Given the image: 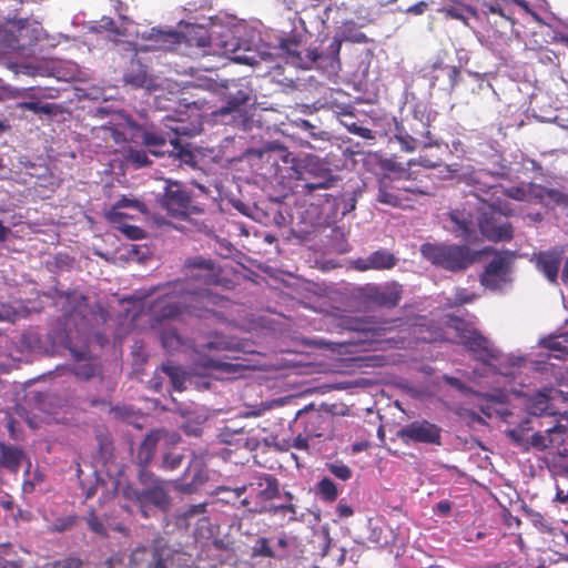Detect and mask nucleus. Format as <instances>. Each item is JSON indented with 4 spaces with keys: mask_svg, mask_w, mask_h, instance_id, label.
Here are the masks:
<instances>
[{
    "mask_svg": "<svg viewBox=\"0 0 568 568\" xmlns=\"http://www.w3.org/2000/svg\"><path fill=\"white\" fill-rule=\"evenodd\" d=\"M0 44L11 51H21L26 44L21 42L20 37L8 32L7 30L0 29Z\"/></svg>",
    "mask_w": 568,
    "mask_h": 568,
    "instance_id": "nucleus-48",
    "label": "nucleus"
},
{
    "mask_svg": "<svg viewBox=\"0 0 568 568\" xmlns=\"http://www.w3.org/2000/svg\"><path fill=\"white\" fill-rule=\"evenodd\" d=\"M209 366L226 374H236L245 367L240 363L224 362L220 359H211Z\"/></svg>",
    "mask_w": 568,
    "mask_h": 568,
    "instance_id": "nucleus-52",
    "label": "nucleus"
},
{
    "mask_svg": "<svg viewBox=\"0 0 568 568\" xmlns=\"http://www.w3.org/2000/svg\"><path fill=\"white\" fill-rule=\"evenodd\" d=\"M554 389L539 392L532 395L527 403V412L531 417L539 418L544 416L556 417L558 414L551 404Z\"/></svg>",
    "mask_w": 568,
    "mask_h": 568,
    "instance_id": "nucleus-22",
    "label": "nucleus"
},
{
    "mask_svg": "<svg viewBox=\"0 0 568 568\" xmlns=\"http://www.w3.org/2000/svg\"><path fill=\"white\" fill-rule=\"evenodd\" d=\"M95 134L106 143L112 141L115 145L126 142L125 134L114 125H102L95 129Z\"/></svg>",
    "mask_w": 568,
    "mask_h": 568,
    "instance_id": "nucleus-41",
    "label": "nucleus"
},
{
    "mask_svg": "<svg viewBox=\"0 0 568 568\" xmlns=\"http://www.w3.org/2000/svg\"><path fill=\"white\" fill-rule=\"evenodd\" d=\"M128 159L134 163L136 168H143L151 163L143 150L130 149Z\"/></svg>",
    "mask_w": 568,
    "mask_h": 568,
    "instance_id": "nucleus-56",
    "label": "nucleus"
},
{
    "mask_svg": "<svg viewBox=\"0 0 568 568\" xmlns=\"http://www.w3.org/2000/svg\"><path fill=\"white\" fill-rule=\"evenodd\" d=\"M296 539L290 536H281L273 545L278 551H285L286 556L291 555L292 549L296 547Z\"/></svg>",
    "mask_w": 568,
    "mask_h": 568,
    "instance_id": "nucleus-55",
    "label": "nucleus"
},
{
    "mask_svg": "<svg viewBox=\"0 0 568 568\" xmlns=\"http://www.w3.org/2000/svg\"><path fill=\"white\" fill-rule=\"evenodd\" d=\"M17 108L21 109V110H29L34 113H43V114L50 115V114L54 113L55 105L52 103L41 104L40 102L30 101V102H19L17 104Z\"/></svg>",
    "mask_w": 568,
    "mask_h": 568,
    "instance_id": "nucleus-50",
    "label": "nucleus"
},
{
    "mask_svg": "<svg viewBox=\"0 0 568 568\" xmlns=\"http://www.w3.org/2000/svg\"><path fill=\"white\" fill-rule=\"evenodd\" d=\"M396 187L397 185H392L386 179L381 180L376 201L392 207H402L404 201H412L409 195L400 194Z\"/></svg>",
    "mask_w": 568,
    "mask_h": 568,
    "instance_id": "nucleus-25",
    "label": "nucleus"
},
{
    "mask_svg": "<svg viewBox=\"0 0 568 568\" xmlns=\"http://www.w3.org/2000/svg\"><path fill=\"white\" fill-rule=\"evenodd\" d=\"M184 270L186 272L185 281H189L191 287L197 282L204 286L223 285L226 286L222 278V271L212 260L203 256H192L185 260Z\"/></svg>",
    "mask_w": 568,
    "mask_h": 568,
    "instance_id": "nucleus-10",
    "label": "nucleus"
},
{
    "mask_svg": "<svg viewBox=\"0 0 568 568\" xmlns=\"http://www.w3.org/2000/svg\"><path fill=\"white\" fill-rule=\"evenodd\" d=\"M142 143L149 149L150 153L155 156L169 154L180 160L182 163L193 166L195 164L194 153L183 145L180 140L174 136L169 140L161 133L144 130L141 135Z\"/></svg>",
    "mask_w": 568,
    "mask_h": 568,
    "instance_id": "nucleus-7",
    "label": "nucleus"
},
{
    "mask_svg": "<svg viewBox=\"0 0 568 568\" xmlns=\"http://www.w3.org/2000/svg\"><path fill=\"white\" fill-rule=\"evenodd\" d=\"M544 346L558 353L554 355L556 358H564L568 355V333L548 337L544 341Z\"/></svg>",
    "mask_w": 568,
    "mask_h": 568,
    "instance_id": "nucleus-39",
    "label": "nucleus"
},
{
    "mask_svg": "<svg viewBox=\"0 0 568 568\" xmlns=\"http://www.w3.org/2000/svg\"><path fill=\"white\" fill-rule=\"evenodd\" d=\"M560 260L558 256L549 253H539L537 256V267L546 277L555 283L558 276Z\"/></svg>",
    "mask_w": 568,
    "mask_h": 568,
    "instance_id": "nucleus-31",
    "label": "nucleus"
},
{
    "mask_svg": "<svg viewBox=\"0 0 568 568\" xmlns=\"http://www.w3.org/2000/svg\"><path fill=\"white\" fill-rule=\"evenodd\" d=\"M463 346L473 355L474 359L486 366H493L498 361L500 352L491 342L476 329H464L459 334Z\"/></svg>",
    "mask_w": 568,
    "mask_h": 568,
    "instance_id": "nucleus-12",
    "label": "nucleus"
},
{
    "mask_svg": "<svg viewBox=\"0 0 568 568\" xmlns=\"http://www.w3.org/2000/svg\"><path fill=\"white\" fill-rule=\"evenodd\" d=\"M80 566L81 562L79 559L68 558L63 561L49 562L44 566V568H79Z\"/></svg>",
    "mask_w": 568,
    "mask_h": 568,
    "instance_id": "nucleus-59",
    "label": "nucleus"
},
{
    "mask_svg": "<svg viewBox=\"0 0 568 568\" xmlns=\"http://www.w3.org/2000/svg\"><path fill=\"white\" fill-rule=\"evenodd\" d=\"M296 419L303 424L306 437H329L333 430L334 417L315 408H304L297 412Z\"/></svg>",
    "mask_w": 568,
    "mask_h": 568,
    "instance_id": "nucleus-15",
    "label": "nucleus"
},
{
    "mask_svg": "<svg viewBox=\"0 0 568 568\" xmlns=\"http://www.w3.org/2000/svg\"><path fill=\"white\" fill-rule=\"evenodd\" d=\"M342 40L334 38L327 50L310 49V58H314V65L328 73H337L341 69L339 52Z\"/></svg>",
    "mask_w": 568,
    "mask_h": 568,
    "instance_id": "nucleus-20",
    "label": "nucleus"
},
{
    "mask_svg": "<svg viewBox=\"0 0 568 568\" xmlns=\"http://www.w3.org/2000/svg\"><path fill=\"white\" fill-rule=\"evenodd\" d=\"M316 495L324 501L333 503L337 496L338 490L336 485L327 477L321 479L315 488Z\"/></svg>",
    "mask_w": 568,
    "mask_h": 568,
    "instance_id": "nucleus-43",
    "label": "nucleus"
},
{
    "mask_svg": "<svg viewBox=\"0 0 568 568\" xmlns=\"http://www.w3.org/2000/svg\"><path fill=\"white\" fill-rule=\"evenodd\" d=\"M182 50L181 54H185L192 59H200L209 54L222 55L234 61L242 60L236 52L240 49L237 39L229 37L223 39H213L210 30L200 24L186 26L181 33Z\"/></svg>",
    "mask_w": 568,
    "mask_h": 568,
    "instance_id": "nucleus-2",
    "label": "nucleus"
},
{
    "mask_svg": "<svg viewBox=\"0 0 568 568\" xmlns=\"http://www.w3.org/2000/svg\"><path fill=\"white\" fill-rule=\"evenodd\" d=\"M150 39L154 41V48L163 51L182 50L181 33L174 31H161L152 29Z\"/></svg>",
    "mask_w": 568,
    "mask_h": 568,
    "instance_id": "nucleus-27",
    "label": "nucleus"
},
{
    "mask_svg": "<svg viewBox=\"0 0 568 568\" xmlns=\"http://www.w3.org/2000/svg\"><path fill=\"white\" fill-rule=\"evenodd\" d=\"M29 17H19L18 14H13L8 18V23L11 24L12 29H17L20 33L24 29V26L28 23Z\"/></svg>",
    "mask_w": 568,
    "mask_h": 568,
    "instance_id": "nucleus-60",
    "label": "nucleus"
},
{
    "mask_svg": "<svg viewBox=\"0 0 568 568\" xmlns=\"http://www.w3.org/2000/svg\"><path fill=\"white\" fill-rule=\"evenodd\" d=\"M514 4L515 14L519 17V21L536 22L537 24L545 26L542 17L538 11V7L528 0H511Z\"/></svg>",
    "mask_w": 568,
    "mask_h": 568,
    "instance_id": "nucleus-30",
    "label": "nucleus"
},
{
    "mask_svg": "<svg viewBox=\"0 0 568 568\" xmlns=\"http://www.w3.org/2000/svg\"><path fill=\"white\" fill-rule=\"evenodd\" d=\"M483 252L493 254V258L479 275V282L486 288L500 290L505 284L511 282L510 274L517 256L516 252L498 251L491 247H486Z\"/></svg>",
    "mask_w": 568,
    "mask_h": 568,
    "instance_id": "nucleus-5",
    "label": "nucleus"
},
{
    "mask_svg": "<svg viewBox=\"0 0 568 568\" xmlns=\"http://www.w3.org/2000/svg\"><path fill=\"white\" fill-rule=\"evenodd\" d=\"M98 442V458L100 462H109L113 456V445L109 436L99 434Z\"/></svg>",
    "mask_w": 568,
    "mask_h": 568,
    "instance_id": "nucleus-46",
    "label": "nucleus"
},
{
    "mask_svg": "<svg viewBox=\"0 0 568 568\" xmlns=\"http://www.w3.org/2000/svg\"><path fill=\"white\" fill-rule=\"evenodd\" d=\"M162 371L169 376L174 390L182 392L185 389L186 376L181 366L168 362L162 364Z\"/></svg>",
    "mask_w": 568,
    "mask_h": 568,
    "instance_id": "nucleus-38",
    "label": "nucleus"
},
{
    "mask_svg": "<svg viewBox=\"0 0 568 568\" xmlns=\"http://www.w3.org/2000/svg\"><path fill=\"white\" fill-rule=\"evenodd\" d=\"M337 178L332 174L329 169H324L315 175L312 181L305 183V191L311 194L317 190H328L335 185Z\"/></svg>",
    "mask_w": 568,
    "mask_h": 568,
    "instance_id": "nucleus-34",
    "label": "nucleus"
},
{
    "mask_svg": "<svg viewBox=\"0 0 568 568\" xmlns=\"http://www.w3.org/2000/svg\"><path fill=\"white\" fill-rule=\"evenodd\" d=\"M119 226V231L124 234L130 240H141L145 237V231L140 226L131 225L125 222L120 221L116 223Z\"/></svg>",
    "mask_w": 568,
    "mask_h": 568,
    "instance_id": "nucleus-53",
    "label": "nucleus"
},
{
    "mask_svg": "<svg viewBox=\"0 0 568 568\" xmlns=\"http://www.w3.org/2000/svg\"><path fill=\"white\" fill-rule=\"evenodd\" d=\"M268 151V160H272L274 165H278V161H281L284 164L291 165V168L294 166L295 158L287 148L280 144H273Z\"/></svg>",
    "mask_w": 568,
    "mask_h": 568,
    "instance_id": "nucleus-42",
    "label": "nucleus"
},
{
    "mask_svg": "<svg viewBox=\"0 0 568 568\" xmlns=\"http://www.w3.org/2000/svg\"><path fill=\"white\" fill-rule=\"evenodd\" d=\"M395 139L398 141L402 151L414 152L417 149L438 146V142L432 135L429 130V119L423 121L416 113L407 122V128L396 125Z\"/></svg>",
    "mask_w": 568,
    "mask_h": 568,
    "instance_id": "nucleus-6",
    "label": "nucleus"
},
{
    "mask_svg": "<svg viewBox=\"0 0 568 568\" xmlns=\"http://www.w3.org/2000/svg\"><path fill=\"white\" fill-rule=\"evenodd\" d=\"M423 71L424 77L430 81L432 87H434L439 80V75H435V71H445L447 73L450 88H455L458 84L460 77V70L458 67L447 65L442 59H436L434 62L425 65Z\"/></svg>",
    "mask_w": 568,
    "mask_h": 568,
    "instance_id": "nucleus-24",
    "label": "nucleus"
},
{
    "mask_svg": "<svg viewBox=\"0 0 568 568\" xmlns=\"http://www.w3.org/2000/svg\"><path fill=\"white\" fill-rule=\"evenodd\" d=\"M400 437L405 442L439 444L440 428L427 420H415L400 429Z\"/></svg>",
    "mask_w": 568,
    "mask_h": 568,
    "instance_id": "nucleus-17",
    "label": "nucleus"
},
{
    "mask_svg": "<svg viewBox=\"0 0 568 568\" xmlns=\"http://www.w3.org/2000/svg\"><path fill=\"white\" fill-rule=\"evenodd\" d=\"M331 473L341 480H347L352 476L351 468L345 464H331Z\"/></svg>",
    "mask_w": 568,
    "mask_h": 568,
    "instance_id": "nucleus-58",
    "label": "nucleus"
},
{
    "mask_svg": "<svg viewBox=\"0 0 568 568\" xmlns=\"http://www.w3.org/2000/svg\"><path fill=\"white\" fill-rule=\"evenodd\" d=\"M546 196L560 206H568V194L557 189H545Z\"/></svg>",
    "mask_w": 568,
    "mask_h": 568,
    "instance_id": "nucleus-57",
    "label": "nucleus"
},
{
    "mask_svg": "<svg viewBox=\"0 0 568 568\" xmlns=\"http://www.w3.org/2000/svg\"><path fill=\"white\" fill-rule=\"evenodd\" d=\"M258 486L262 487V489L258 493V497L270 500L280 495L278 484L277 480L271 476H265L260 479Z\"/></svg>",
    "mask_w": 568,
    "mask_h": 568,
    "instance_id": "nucleus-44",
    "label": "nucleus"
},
{
    "mask_svg": "<svg viewBox=\"0 0 568 568\" xmlns=\"http://www.w3.org/2000/svg\"><path fill=\"white\" fill-rule=\"evenodd\" d=\"M478 229L489 242H508L514 237L511 223L501 216L495 204H488L478 216Z\"/></svg>",
    "mask_w": 568,
    "mask_h": 568,
    "instance_id": "nucleus-9",
    "label": "nucleus"
},
{
    "mask_svg": "<svg viewBox=\"0 0 568 568\" xmlns=\"http://www.w3.org/2000/svg\"><path fill=\"white\" fill-rule=\"evenodd\" d=\"M532 419H526L520 423L518 428L507 430V435L514 444L521 450L527 452L530 448L537 450L549 449L552 454L566 456L568 453V426L556 424L549 426L542 434L540 430L529 434Z\"/></svg>",
    "mask_w": 568,
    "mask_h": 568,
    "instance_id": "nucleus-3",
    "label": "nucleus"
},
{
    "mask_svg": "<svg viewBox=\"0 0 568 568\" xmlns=\"http://www.w3.org/2000/svg\"><path fill=\"white\" fill-rule=\"evenodd\" d=\"M160 338L163 348H165L168 352L179 351L186 345L182 336L178 334L176 329H163L161 332Z\"/></svg>",
    "mask_w": 568,
    "mask_h": 568,
    "instance_id": "nucleus-40",
    "label": "nucleus"
},
{
    "mask_svg": "<svg viewBox=\"0 0 568 568\" xmlns=\"http://www.w3.org/2000/svg\"><path fill=\"white\" fill-rule=\"evenodd\" d=\"M207 479L206 470L202 464H190L185 470L184 477L176 483V488L183 493H193Z\"/></svg>",
    "mask_w": 568,
    "mask_h": 568,
    "instance_id": "nucleus-23",
    "label": "nucleus"
},
{
    "mask_svg": "<svg viewBox=\"0 0 568 568\" xmlns=\"http://www.w3.org/2000/svg\"><path fill=\"white\" fill-rule=\"evenodd\" d=\"M160 430L150 432L141 443L138 452V462H151L154 457L155 447L161 439Z\"/></svg>",
    "mask_w": 568,
    "mask_h": 568,
    "instance_id": "nucleus-35",
    "label": "nucleus"
},
{
    "mask_svg": "<svg viewBox=\"0 0 568 568\" xmlns=\"http://www.w3.org/2000/svg\"><path fill=\"white\" fill-rule=\"evenodd\" d=\"M449 219L454 224L453 232L456 237L468 242L476 237L475 222L470 213L453 210L449 212Z\"/></svg>",
    "mask_w": 568,
    "mask_h": 568,
    "instance_id": "nucleus-21",
    "label": "nucleus"
},
{
    "mask_svg": "<svg viewBox=\"0 0 568 568\" xmlns=\"http://www.w3.org/2000/svg\"><path fill=\"white\" fill-rule=\"evenodd\" d=\"M396 190L403 194V195H408V194H413V195H424V194H427L426 191H424L423 189H420L419 186H416V185H397Z\"/></svg>",
    "mask_w": 568,
    "mask_h": 568,
    "instance_id": "nucleus-61",
    "label": "nucleus"
},
{
    "mask_svg": "<svg viewBox=\"0 0 568 568\" xmlns=\"http://www.w3.org/2000/svg\"><path fill=\"white\" fill-rule=\"evenodd\" d=\"M511 0H495L486 6V12L491 16L490 26L500 27L496 30L499 38L507 36L508 32L519 34L516 26L519 23V17L515 14Z\"/></svg>",
    "mask_w": 568,
    "mask_h": 568,
    "instance_id": "nucleus-14",
    "label": "nucleus"
},
{
    "mask_svg": "<svg viewBox=\"0 0 568 568\" xmlns=\"http://www.w3.org/2000/svg\"><path fill=\"white\" fill-rule=\"evenodd\" d=\"M509 168L500 165V170L489 172L486 170H469L459 175V181L470 187V192L485 202V195L491 194L494 196L501 185L493 183L490 180L496 178H505L508 174Z\"/></svg>",
    "mask_w": 568,
    "mask_h": 568,
    "instance_id": "nucleus-11",
    "label": "nucleus"
},
{
    "mask_svg": "<svg viewBox=\"0 0 568 568\" xmlns=\"http://www.w3.org/2000/svg\"><path fill=\"white\" fill-rule=\"evenodd\" d=\"M161 207L168 215L175 219H185L192 214L202 213V209L193 204L189 192L178 182H169L160 199Z\"/></svg>",
    "mask_w": 568,
    "mask_h": 568,
    "instance_id": "nucleus-8",
    "label": "nucleus"
},
{
    "mask_svg": "<svg viewBox=\"0 0 568 568\" xmlns=\"http://www.w3.org/2000/svg\"><path fill=\"white\" fill-rule=\"evenodd\" d=\"M491 204L496 205L497 211L500 212L501 216L505 217L506 220H508V217L514 214V211L508 202H503L498 200L496 202H493Z\"/></svg>",
    "mask_w": 568,
    "mask_h": 568,
    "instance_id": "nucleus-63",
    "label": "nucleus"
},
{
    "mask_svg": "<svg viewBox=\"0 0 568 568\" xmlns=\"http://www.w3.org/2000/svg\"><path fill=\"white\" fill-rule=\"evenodd\" d=\"M296 125L308 133V136L314 141H328L329 134L326 131L320 130L316 125L312 124L307 120H298Z\"/></svg>",
    "mask_w": 568,
    "mask_h": 568,
    "instance_id": "nucleus-47",
    "label": "nucleus"
},
{
    "mask_svg": "<svg viewBox=\"0 0 568 568\" xmlns=\"http://www.w3.org/2000/svg\"><path fill=\"white\" fill-rule=\"evenodd\" d=\"M255 551L258 555L265 556V557H277V558L286 557L285 551H278L273 545L270 544V540L264 539V538L260 539L256 542Z\"/></svg>",
    "mask_w": 568,
    "mask_h": 568,
    "instance_id": "nucleus-51",
    "label": "nucleus"
},
{
    "mask_svg": "<svg viewBox=\"0 0 568 568\" xmlns=\"http://www.w3.org/2000/svg\"><path fill=\"white\" fill-rule=\"evenodd\" d=\"M148 555L146 548H136L131 555V564L139 568L144 560V557Z\"/></svg>",
    "mask_w": 568,
    "mask_h": 568,
    "instance_id": "nucleus-62",
    "label": "nucleus"
},
{
    "mask_svg": "<svg viewBox=\"0 0 568 568\" xmlns=\"http://www.w3.org/2000/svg\"><path fill=\"white\" fill-rule=\"evenodd\" d=\"M514 4L515 14L519 17V21L536 22L537 24L545 26L542 17L538 11V7L528 0H511Z\"/></svg>",
    "mask_w": 568,
    "mask_h": 568,
    "instance_id": "nucleus-29",
    "label": "nucleus"
},
{
    "mask_svg": "<svg viewBox=\"0 0 568 568\" xmlns=\"http://www.w3.org/2000/svg\"><path fill=\"white\" fill-rule=\"evenodd\" d=\"M537 59L544 65L559 68L561 64L559 53H557L556 51H554L547 47H540L538 49Z\"/></svg>",
    "mask_w": 568,
    "mask_h": 568,
    "instance_id": "nucleus-45",
    "label": "nucleus"
},
{
    "mask_svg": "<svg viewBox=\"0 0 568 568\" xmlns=\"http://www.w3.org/2000/svg\"><path fill=\"white\" fill-rule=\"evenodd\" d=\"M278 49L286 63L304 70L313 68L314 58H310V49L303 54L302 41L297 37L281 39Z\"/></svg>",
    "mask_w": 568,
    "mask_h": 568,
    "instance_id": "nucleus-18",
    "label": "nucleus"
},
{
    "mask_svg": "<svg viewBox=\"0 0 568 568\" xmlns=\"http://www.w3.org/2000/svg\"><path fill=\"white\" fill-rule=\"evenodd\" d=\"M223 87L229 91L227 101L226 105L216 112L219 115L239 112L241 106L250 101L251 89L243 79L226 80Z\"/></svg>",
    "mask_w": 568,
    "mask_h": 568,
    "instance_id": "nucleus-19",
    "label": "nucleus"
},
{
    "mask_svg": "<svg viewBox=\"0 0 568 568\" xmlns=\"http://www.w3.org/2000/svg\"><path fill=\"white\" fill-rule=\"evenodd\" d=\"M161 294L151 305L152 326L184 315L197 318L222 317L219 308L226 300L205 287H191L189 281L176 280L158 287Z\"/></svg>",
    "mask_w": 568,
    "mask_h": 568,
    "instance_id": "nucleus-1",
    "label": "nucleus"
},
{
    "mask_svg": "<svg viewBox=\"0 0 568 568\" xmlns=\"http://www.w3.org/2000/svg\"><path fill=\"white\" fill-rule=\"evenodd\" d=\"M336 511L341 518H347L354 514L353 508L348 504H346L343 499L339 500V503L336 507Z\"/></svg>",
    "mask_w": 568,
    "mask_h": 568,
    "instance_id": "nucleus-64",
    "label": "nucleus"
},
{
    "mask_svg": "<svg viewBox=\"0 0 568 568\" xmlns=\"http://www.w3.org/2000/svg\"><path fill=\"white\" fill-rule=\"evenodd\" d=\"M122 207H134L142 213L145 212V205L143 203L139 202L138 200L122 197L111 207L106 214V217L111 223H120L121 220L126 217V215L120 211Z\"/></svg>",
    "mask_w": 568,
    "mask_h": 568,
    "instance_id": "nucleus-36",
    "label": "nucleus"
},
{
    "mask_svg": "<svg viewBox=\"0 0 568 568\" xmlns=\"http://www.w3.org/2000/svg\"><path fill=\"white\" fill-rule=\"evenodd\" d=\"M125 495L139 504L144 516H148L146 508L150 505H153L162 510H165L170 505L168 490L160 484H155L154 486L142 491L126 489Z\"/></svg>",
    "mask_w": 568,
    "mask_h": 568,
    "instance_id": "nucleus-16",
    "label": "nucleus"
},
{
    "mask_svg": "<svg viewBox=\"0 0 568 568\" xmlns=\"http://www.w3.org/2000/svg\"><path fill=\"white\" fill-rule=\"evenodd\" d=\"M396 263L397 258L393 253L386 250H378L369 254L361 270H390Z\"/></svg>",
    "mask_w": 568,
    "mask_h": 568,
    "instance_id": "nucleus-28",
    "label": "nucleus"
},
{
    "mask_svg": "<svg viewBox=\"0 0 568 568\" xmlns=\"http://www.w3.org/2000/svg\"><path fill=\"white\" fill-rule=\"evenodd\" d=\"M1 459L0 462H22L24 459L23 452L16 447L0 443Z\"/></svg>",
    "mask_w": 568,
    "mask_h": 568,
    "instance_id": "nucleus-49",
    "label": "nucleus"
},
{
    "mask_svg": "<svg viewBox=\"0 0 568 568\" xmlns=\"http://www.w3.org/2000/svg\"><path fill=\"white\" fill-rule=\"evenodd\" d=\"M365 303L378 307H396L403 296V286L396 282L367 284L361 290Z\"/></svg>",
    "mask_w": 568,
    "mask_h": 568,
    "instance_id": "nucleus-13",
    "label": "nucleus"
},
{
    "mask_svg": "<svg viewBox=\"0 0 568 568\" xmlns=\"http://www.w3.org/2000/svg\"><path fill=\"white\" fill-rule=\"evenodd\" d=\"M190 347L199 353V354H205L211 352H222L230 349V343L225 341V338L221 335H214L210 336L207 342L205 343H196L193 342Z\"/></svg>",
    "mask_w": 568,
    "mask_h": 568,
    "instance_id": "nucleus-37",
    "label": "nucleus"
},
{
    "mask_svg": "<svg viewBox=\"0 0 568 568\" xmlns=\"http://www.w3.org/2000/svg\"><path fill=\"white\" fill-rule=\"evenodd\" d=\"M70 353L75 364L73 366V373L77 377L88 381L95 374V367L90 361V351L89 348L82 347L80 349L70 348Z\"/></svg>",
    "mask_w": 568,
    "mask_h": 568,
    "instance_id": "nucleus-26",
    "label": "nucleus"
},
{
    "mask_svg": "<svg viewBox=\"0 0 568 568\" xmlns=\"http://www.w3.org/2000/svg\"><path fill=\"white\" fill-rule=\"evenodd\" d=\"M420 253L433 265L450 272H460L473 265L479 252L473 251L467 245L425 243L420 246Z\"/></svg>",
    "mask_w": 568,
    "mask_h": 568,
    "instance_id": "nucleus-4",
    "label": "nucleus"
},
{
    "mask_svg": "<svg viewBox=\"0 0 568 568\" xmlns=\"http://www.w3.org/2000/svg\"><path fill=\"white\" fill-rule=\"evenodd\" d=\"M503 191V194L509 199L525 202L528 200L529 193L525 187L521 186H510V187H499Z\"/></svg>",
    "mask_w": 568,
    "mask_h": 568,
    "instance_id": "nucleus-54",
    "label": "nucleus"
},
{
    "mask_svg": "<svg viewBox=\"0 0 568 568\" xmlns=\"http://www.w3.org/2000/svg\"><path fill=\"white\" fill-rule=\"evenodd\" d=\"M44 474L40 467V464H26L24 478L22 484V490L24 494H30L42 484Z\"/></svg>",
    "mask_w": 568,
    "mask_h": 568,
    "instance_id": "nucleus-32",
    "label": "nucleus"
},
{
    "mask_svg": "<svg viewBox=\"0 0 568 568\" xmlns=\"http://www.w3.org/2000/svg\"><path fill=\"white\" fill-rule=\"evenodd\" d=\"M132 69L124 75L126 83L134 88H149L151 80L149 79L145 65L140 61L131 62Z\"/></svg>",
    "mask_w": 568,
    "mask_h": 568,
    "instance_id": "nucleus-33",
    "label": "nucleus"
}]
</instances>
